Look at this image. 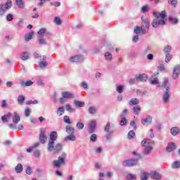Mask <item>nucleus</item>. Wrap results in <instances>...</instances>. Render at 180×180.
<instances>
[{
	"label": "nucleus",
	"instance_id": "4468645a",
	"mask_svg": "<svg viewBox=\"0 0 180 180\" xmlns=\"http://www.w3.org/2000/svg\"><path fill=\"white\" fill-rule=\"evenodd\" d=\"M58 137V134H57V131H52L49 135V142H56V140H57Z\"/></svg>",
	"mask_w": 180,
	"mask_h": 180
},
{
	"label": "nucleus",
	"instance_id": "603ef678",
	"mask_svg": "<svg viewBox=\"0 0 180 180\" xmlns=\"http://www.w3.org/2000/svg\"><path fill=\"white\" fill-rule=\"evenodd\" d=\"M25 103L26 105H37V103H39V101L37 100L27 101Z\"/></svg>",
	"mask_w": 180,
	"mask_h": 180
},
{
	"label": "nucleus",
	"instance_id": "cd10ccee",
	"mask_svg": "<svg viewBox=\"0 0 180 180\" xmlns=\"http://www.w3.org/2000/svg\"><path fill=\"white\" fill-rule=\"evenodd\" d=\"M15 4L20 9H23L25 8V2H23V0H15Z\"/></svg>",
	"mask_w": 180,
	"mask_h": 180
},
{
	"label": "nucleus",
	"instance_id": "20e7f679",
	"mask_svg": "<svg viewBox=\"0 0 180 180\" xmlns=\"http://www.w3.org/2000/svg\"><path fill=\"white\" fill-rule=\"evenodd\" d=\"M67 158V153H62L57 160L53 161L52 164L56 168H61L63 165H65V160Z\"/></svg>",
	"mask_w": 180,
	"mask_h": 180
},
{
	"label": "nucleus",
	"instance_id": "052dcab7",
	"mask_svg": "<svg viewBox=\"0 0 180 180\" xmlns=\"http://www.w3.org/2000/svg\"><path fill=\"white\" fill-rule=\"evenodd\" d=\"M123 89H124L123 86H117V92H118V94H123Z\"/></svg>",
	"mask_w": 180,
	"mask_h": 180
},
{
	"label": "nucleus",
	"instance_id": "864d4df0",
	"mask_svg": "<svg viewBox=\"0 0 180 180\" xmlns=\"http://www.w3.org/2000/svg\"><path fill=\"white\" fill-rule=\"evenodd\" d=\"M134 32L136 34H141V27H134Z\"/></svg>",
	"mask_w": 180,
	"mask_h": 180
},
{
	"label": "nucleus",
	"instance_id": "4c0bfd02",
	"mask_svg": "<svg viewBox=\"0 0 180 180\" xmlns=\"http://www.w3.org/2000/svg\"><path fill=\"white\" fill-rule=\"evenodd\" d=\"M5 6L4 4H0V16H4L5 15Z\"/></svg>",
	"mask_w": 180,
	"mask_h": 180
},
{
	"label": "nucleus",
	"instance_id": "f03ea898",
	"mask_svg": "<svg viewBox=\"0 0 180 180\" xmlns=\"http://www.w3.org/2000/svg\"><path fill=\"white\" fill-rule=\"evenodd\" d=\"M141 146L144 148L143 155H150L153 149V146H154V141L145 139L141 141Z\"/></svg>",
	"mask_w": 180,
	"mask_h": 180
},
{
	"label": "nucleus",
	"instance_id": "13d9d810",
	"mask_svg": "<svg viewBox=\"0 0 180 180\" xmlns=\"http://www.w3.org/2000/svg\"><path fill=\"white\" fill-rule=\"evenodd\" d=\"M25 172L26 174H27V175H32V174H33V169H32V167H27Z\"/></svg>",
	"mask_w": 180,
	"mask_h": 180
},
{
	"label": "nucleus",
	"instance_id": "f257e3e1",
	"mask_svg": "<svg viewBox=\"0 0 180 180\" xmlns=\"http://www.w3.org/2000/svg\"><path fill=\"white\" fill-rule=\"evenodd\" d=\"M153 15L156 18L152 21L153 27L157 28L167 25V12L165 11L158 13V11L154 10Z\"/></svg>",
	"mask_w": 180,
	"mask_h": 180
},
{
	"label": "nucleus",
	"instance_id": "72a5a7b5",
	"mask_svg": "<svg viewBox=\"0 0 180 180\" xmlns=\"http://www.w3.org/2000/svg\"><path fill=\"white\" fill-rule=\"evenodd\" d=\"M21 85L22 86H32V85H33V82L29 80L27 82L22 81L21 82Z\"/></svg>",
	"mask_w": 180,
	"mask_h": 180
},
{
	"label": "nucleus",
	"instance_id": "0eeeda50",
	"mask_svg": "<svg viewBox=\"0 0 180 180\" xmlns=\"http://www.w3.org/2000/svg\"><path fill=\"white\" fill-rule=\"evenodd\" d=\"M138 160L136 159H129L123 161L122 165L123 167H134L137 165Z\"/></svg>",
	"mask_w": 180,
	"mask_h": 180
},
{
	"label": "nucleus",
	"instance_id": "ddd939ff",
	"mask_svg": "<svg viewBox=\"0 0 180 180\" xmlns=\"http://www.w3.org/2000/svg\"><path fill=\"white\" fill-rule=\"evenodd\" d=\"M141 123L144 126H150V124H151V123H153V117L148 115L145 119H143L141 120Z\"/></svg>",
	"mask_w": 180,
	"mask_h": 180
},
{
	"label": "nucleus",
	"instance_id": "37998d69",
	"mask_svg": "<svg viewBox=\"0 0 180 180\" xmlns=\"http://www.w3.org/2000/svg\"><path fill=\"white\" fill-rule=\"evenodd\" d=\"M136 136V132H134L133 130L130 131L128 133V139L129 140H131V139H134V137H135Z\"/></svg>",
	"mask_w": 180,
	"mask_h": 180
},
{
	"label": "nucleus",
	"instance_id": "09e8293b",
	"mask_svg": "<svg viewBox=\"0 0 180 180\" xmlns=\"http://www.w3.org/2000/svg\"><path fill=\"white\" fill-rule=\"evenodd\" d=\"M6 20L8 22H12L13 20V14L12 13H8L6 15Z\"/></svg>",
	"mask_w": 180,
	"mask_h": 180
},
{
	"label": "nucleus",
	"instance_id": "c9c22d12",
	"mask_svg": "<svg viewBox=\"0 0 180 180\" xmlns=\"http://www.w3.org/2000/svg\"><path fill=\"white\" fill-rule=\"evenodd\" d=\"M25 99H26L25 96H23V95L19 96L18 98V102L19 105H23V102H25Z\"/></svg>",
	"mask_w": 180,
	"mask_h": 180
},
{
	"label": "nucleus",
	"instance_id": "338daca9",
	"mask_svg": "<svg viewBox=\"0 0 180 180\" xmlns=\"http://www.w3.org/2000/svg\"><path fill=\"white\" fill-rule=\"evenodd\" d=\"M168 82H169L168 77H165L164 78V88H167Z\"/></svg>",
	"mask_w": 180,
	"mask_h": 180
},
{
	"label": "nucleus",
	"instance_id": "bb28decb",
	"mask_svg": "<svg viewBox=\"0 0 180 180\" xmlns=\"http://www.w3.org/2000/svg\"><path fill=\"white\" fill-rule=\"evenodd\" d=\"M74 105L75 106H76V108H84V106L85 105V103L78 100H75L74 101Z\"/></svg>",
	"mask_w": 180,
	"mask_h": 180
},
{
	"label": "nucleus",
	"instance_id": "e433bc0d",
	"mask_svg": "<svg viewBox=\"0 0 180 180\" xmlns=\"http://www.w3.org/2000/svg\"><path fill=\"white\" fill-rule=\"evenodd\" d=\"M150 174L147 172H142L141 175V180H148Z\"/></svg>",
	"mask_w": 180,
	"mask_h": 180
},
{
	"label": "nucleus",
	"instance_id": "2eb2a0df",
	"mask_svg": "<svg viewBox=\"0 0 180 180\" xmlns=\"http://www.w3.org/2000/svg\"><path fill=\"white\" fill-rule=\"evenodd\" d=\"M62 96H63V98H65L66 99H74L75 98L74 94L69 91L62 92Z\"/></svg>",
	"mask_w": 180,
	"mask_h": 180
},
{
	"label": "nucleus",
	"instance_id": "aec40b11",
	"mask_svg": "<svg viewBox=\"0 0 180 180\" xmlns=\"http://www.w3.org/2000/svg\"><path fill=\"white\" fill-rule=\"evenodd\" d=\"M15 171L16 174H22L23 172V165L22 164L18 163L15 167Z\"/></svg>",
	"mask_w": 180,
	"mask_h": 180
},
{
	"label": "nucleus",
	"instance_id": "c03bdc74",
	"mask_svg": "<svg viewBox=\"0 0 180 180\" xmlns=\"http://www.w3.org/2000/svg\"><path fill=\"white\" fill-rule=\"evenodd\" d=\"M150 10V6H143L141 9V12L142 13H146V12H148V11Z\"/></svg>",
	"mask_w": 180,
	"mask_h": 180
},
{
	"label": "nucleus",
	"instance_id": "7c9ffc66",
	"mask_svg": "<svg viewBox=\"0 0 180 180\" xmlns=\"http://www.w3.org/2000/svg\"><path fill=\"white\" fill-rule=\"evenodd\" d=\"M46 28H41V29L38 31L39 37V38H42L43 37L46 36Z\"/></svg>",
	"mask_w": 180,
	"mask_h": 180
},
{
	"label": "nucleus",
	"instance_id": "dca6fc26",
	"mask_svg": "<svg viewBox=\"0 0 180 180\" xmlns=\"http://www.w3.org/2000/svg\"><path fill=\"white\" fill-rule=\"evenodd\" d=\"M12 121L13 123H15V124H18L19 122H20V116L18 112H14L13 115L12 116Z\"/></svg>",
	"mask_w": 180,
	"mask_h": 180
},
{
	"label": "nucleus",
	"instance_id": "a18cd8bd",
	"mask_svg": "<svg viewBox=\"0 0 180 180\" xmlns=\"http://www.w3.org/2000/svg\"><path fill=\"white\" fill-rule=\"evenodd\" d=\"M137 178L136 175L129 174L127 176V180H136Z\"/></svg>",
	"mask_w": 180,
	"mask_h": 180
},
{
	"label": "nucleus",
	"instance_id": "5701e85b",
	"mask_svg": "<svg viewBox=\"0 0 180 180\" xmlns=\"http://www.w3.org/2000/svg\"><path fill=\"white\" fill-rule=\"evenodd\" d=\"M65 131L68 134H75V129L71 126H67L65 128Z\"/></svg>",
	"mask_w": 180,
	"mask_h": 180
},
{
	"label": "nucleus",
	"instance_id": "9b49d317",
	"mask_svg": "<svg viewBox=\"0 0 180 180\" xmlns=\"http://www.w3.org/2000/svg\"><path fill=\"white\" fill-rule=\"evenodd\" d=\"M97 122L96 120L90 121L89 123V133L92 134L95 132V129H96Z\"/></svg>",
	"mask_w": 180,
	"mask_h": 180
},
{
	"label": "nucleus",
	"instance_id": "473e14b6",
	"mask_svg": "<svg viewBox=\"0 0 180 180\" xmlns=\"http://www.w3.org/2000/svg\"><path fill=\"white\" fill-rule=\"evenodd\" d=\"M172 50V47L169 45L165 46L163 51L165 54H169V52Z\"/></svg>",
	"mask_w": 180,
	"mask_h": 180
},
{
	"label": "nucleus",
	"instance_id": "a19ab883",
	"mask_svg": "<svg viewBox=\"0 0 180 180\" xmlns=\"http://www.w3.org/2000/svg\"><path fill=\"white\" fill-rule=\"evenodd\" d=\"M171 60H172V55L169 53H165V63H169Z\"/></svg>",
	"mask_w": 180,
	"mask_h": 180
},
{
	"label": "nucleus",
	"instance_id": "5fc2aeb1",
	"mask_svg": "<svg viewBox=\"0 0 180 180\" xmlns=\"http://www.w3.org/2000/svg\"><path fill=\"white\" fill-rule=\"evenodd\" d=\"M30 113H32V110H30V108H25V115L26 117H29V116H30Z\"/></svg>",
	"mask_w": 180,
	"mask_h": 180
},
{
	"label": "nucleus",
	"instance_id": "69168bd1",
	"mask_svg": "<svg viewBox=\"0 0 180 180\" xmlns=\"http://www.w3.org/2000/svg\"><path fill=\"white\" fill-rule=\"evenodd\" d=\"M158 70H159V71H165V66L164 65V64H160L158 65Z\"/></svg>",
	"mask_w": 180,
	"mask_h": 180
},
{
	"label": "nucleus",
	"instance_id": "0e129e2a",
	"mask_svg": "<svg viewBox=\"0 0 180 180\" xmlns=\"http://www.w3.org/2000/svg\"><path fill=\"white\" fill-rule=\"evenodd\" d=\"M54 22L58 25H61V19L60 18V17H55Z\"/></svg>",
	"mask_w": 180,
	"mask_h": 180
},
{
	"label": "nucleus",
	"instance_id": "bf43d9fd",
	"mask_svg": "<svg viewBox=\"0 0 180 180\" xmlns=\"http://www.w3.org/2000/svg\"><path fill=\"white\" fill-rule=\"evenodd\" d=\"M168 4L172 6H175L178 4V0H169Z\"/></svg>",
	"mask_w": 180,
	"mask_h": 180
},
{
	"label": "nucleus",
	"instance_id": "e2e57ef3",
	"mask_svg": "<svg viewBox=\"0 0 180 180\" xmlns=\"http://www.w3.org/2000/svg\"><path fill=\"white\" fill-rule=\"evenodd\" d=\"M127 124V120L126 118H122L120 122V126H126Z\"/></svg>",
	"mask_w": 180,
	"mask_h": 180
},
{
	"label": "nucleus",
	"instance_id": "6e6d98bb",
	"mask_svg": "<svg viewBox=\"0 0 180 180\" xmlns=\"http://www.w3.org/2000/svg\"><path fill=\"white\" fill-rule=\"evenodd\" d=\"M65 108L68 112H74V108L68 103L65 105Z\"/></svg>",
	"mask_w": 180,
	"mask_h": 180
},
{
	"label": "nucleus",
	"instance_id": "a211bd4d",
	"mask_svg": "<svg viewBox=\"0 0 180 180\" xmlns=\"http://www.w3.org/2000/svg\"><path fill=\"white\" fill-rule=\"evenodd\" d=\"M150 176L153 179H157V180L161 179V174H160V173L157 172H150Z\"/></svg>",
	"mask_w": 180,
	"mask_h": 180
},
{
	"label": "nucleus",
	"instance_id": "c756f323",
	"mask_svg": "<svg viewBox=\"0 0 180 180\" xmlns=\"http://www.w3.org/2000/svg\"><path fill=\"white\" fill-rule=\"evenodd\" d=\"M13 6V4L12 3V0H7L5 5L4 8L5 9L9 10L12 6Z\"/></svg>",
	"mask_w": 180,
	"mask_h": 180
},
{
	"label": "nucleus",
	"instance_id": "2f4dec72",
	"mask_svg": "<svg viewBox=\"0 0 180 180\" xmlns=\"http://www.w3.org/2000/svg\"><path fill=\"white\" fill-rule=\"evenodd\" d=\"M132 109L135 115H140V112H141V108H140V106L139 105L134 106Z\"/></svg>",
	"mask_w": 180,
	"mask_h": 180
},
{
	"label": "nucleus",
	"instance_id": "4d7b16f0",
	"mask_svg": "<svg viewBox=\"0 0 180 180\" xmlns=\"http://www.w3.org/2000/svg\"><path fill=\"white\" fill-rule=\"evenodd\" d=\"M104 130L106 133H109V131H110V122H107Z\"/></svg>",
	"mask_w": 180,
	"mask_h": 180
},
{
	"label": "nucleus",
	"instance_id": "6e6552de",
	"mask_svg": "<svg viewBox=\"0 0 180 180\" xmlns=\"http://www.w3.org/2000/svg\"><path fill=\"white\" fill-rule=\"evenodd\" d=\"M169 98H171V91L169 89H166L165 92L162 95V102L164 105H167L169 102Z\"/></svg>",
	"mask_w": 180,
	"mask_h": 180
},
{
	"label": "nucleus",
	"instance_id": "680f3d73",
	"mask_svg": "<svg viewBox=\"0 0 180 180\" xmlns=\"http://www.w3.org/2000/svg\"><path fill=\"white\" fill-rule=\"evenodd\" d=\"M81 86L83 89H89L88 83H86V82H82Z\"/></svg>",
	"mask_w": 180,
	"mask_h": 180
},
{
	"label": "nucleus",
	"instance_id": "1a4fd4ad",
	"mask_svg": "<svg viewBox=\"0 0 180 180\" xmlns=\"http://www.w3.org/2000/svg\"><path fill=\"white\" fill-rule=\"evenodd\" d=\"M180 74V65H176L173 68L172 78L173 79H178Z\"/></svg>",
	"mask_w": 180,
	"mask_h": 180
},
{
	"label": "nucleus",
	"instance_id": "c85d7f7f",
	"mask_svg": "<svg viewBox=\"0 0 180 180\" xmlns=\"http://www.w3.org/2000/svg\"><path fill=\"white\" fill-rule=\"evenodd\" d=\"M77 137L75 134L69 135L65 138V141H75Z\"/></svg>",
	"mask_w": 180,
	"mask_h": 180
},
{
	"label": "nucleus",
	"instance_id": "79ce46f5",
	"mask_svg": "<svg viewBox=\"0 0 180 180\" xmlns=\"http://www.w3.org/2000/svg\"><path fill=\"white\" fill-rule=\"evenodd\" d=\"M47 65H49V64L46 61H41L39 63V68H46V67H47Z\"/></svg>",
	"mask_w": 180,
	"mask_h": 180
},
{
	"label": "nucleus",
	"instance_id": "39448f33",
	"mask_svg": "<svg viewBox=\"0 0 180 180\" xmlns=\"http://www.w3.org/2000/svg\"><path fill=\"white\" fill-rule=\"evenodd\" d=\"M141 26L140 27L141 30V34H146L148 32V30H150V21L144 16L141 17Z\"/></svg>",
	"mask_w": 180,
	"mask_h": 180
},
{
	"label": "nucleus",
	"instance_id": "9d476101",
	"mask_svg": "<svg viewBox=\"0 0 180 180\" xmlns=\"http://www.w3.org/2000/svg\"><path fill=\"white\" fill-rule=\"evenodd\" d=\"M160 73L158 72H155L154 75H153L150 77V84L152 85H157L158 86H160V82H158V78L157 77V75H158Z\"/></svg>",
	"mask_w": 180,
	"mask_h": 180
},
{
	"label": "nucleus",
	"instance_id": "f3484780",
	"mask_svg": "<svg viewBox=\"0 0 180 180\" xmlns=\"http://www.w3.org/2000/svg\"><path fill=\"white\" fill-rule=\"evenodd\" d=\"M176 148V146H175V143H170L167 145L166 148V151H167V153H171L174 151V150H175Z\"/></svg>",
	"mask_w": 180,
	"mask_h": 180
},
{
	"label": "nucleus",
	"instance_id": "4be33fe9",
	"mask_svg": "<svg viewBox=\"0 0 180 180\" xmlns=\"http://www.w3.org/2000/svg\"><path fill=\"white\" fill-rule=\"evenodd\" d=\"M136 81H141V82H144L147 81V75L146 74L139 75L138 77H136Z\"/></svg>",
	"mask_w": 180,
	"mask_h": 180
},
{
	"label": "nucleus",
	"instance_id": "49530a36",
	"mask_svg": "<svg viewBox=\"0 0 180 180\" xmlns=\"http://www.w3.org/2000/svg\"><path fill=\"white\" fill-rule=\"evenodd\" d=\"M63 121L65 123H67V124H71V120H70V117L68 115H65L63 117Z\"/></svg>",
	"mask_w": 180,
	"mask_h": 180
},
{
	"label": "nucleus",
	"instance_id": "b1692460",
	"mask_svg": "<svg viewBox=\"0 0 180 180\" xmlns=\"http://www.w3.org/2000/svg\"><path fill=\"white\" fill-rule=\"evenodd\" d=\"M104 58L105 61H112L113 56L110 52H105L104 53Z\"/></svg>",
	"mask_w": 180,
	"mask_h": 180
},
{
	"label": "nucleus",
	"instance_id": "774afa93",
	"mask_svg": "<svg viewBox=\"0 0 180 180\" xmlns=\"http://www.w3.org/2000/svg\"><path fill=\"white\" fill-rule=\"evenodd\" d=\"M95 112H96V109L95 108L90 107L89 108V113L94 114V113H95Z\"/></svg>",
	"mask_w": 180,
	"mask_h": 180
},
{
	"label": "nucleus",
	"instance_id": "393cba45",
	"mask_svg": "<svg viewBox=\"0 0 180 180\" xmlns=\"http://www.w3.org/2000/svg\"><path fill=\"white\" fill-rule=\"evenodd\" d=\"M65 112V110L64 109V107L60 106L58 108L57 111H56V115L57 116L60 117V116H63V115H64V112Z\"/></svg>",
	"mask_w": 180,
	"mask_h": 180
},
{
	"label": "nucleus",
	"instance_id": "58836bf2",
	"mask_svg": "<svg viewBox=\"0 0 180 180\" xmlns=\"http://www.w3.org/2000/svg\"><path fill=\"white\" fill-rule=\"evenodd\" d=\"M34 33L33 32H31L30 34H27L25 37V41H30L32 40V37H33V35Z\"/></svg>",
	"mask_w": 180,
	"mask_h": 180
},
{
	"label": "nucleus",
	"instance_id": "8fccbe9b",
	"mask_svg": "<svg viewBox=\"0 0 180 180\" xmlns=\"http://www.w3.org/2000/svg\"><path fill=\"white\" fill-rule=\"evenodd\" d=\"M38 43L39 44L46 46V44H47V41L43 38H40L38 39Z\"/></svg>",
	"mask_w": 180,
	"mask_h": 180
},
{
	"label": "nucleus",
	"instance_id": "3c124183",
	"mask_svg": "<svg viewBox=\"0 0 180 180\" xmlns=\"http://www.w3.org/2000/svg\"><path fill=\"white\" fill-rule=\"evenodd\" d=\"M97 139H98V136L96 135V134H93L90 136V141H92L93 143H95Z\"/></svg>",
	"mask_w": 180,
	"mask_h": 180
},
{
	"label": "nucleus",
	"instance_id": "ea45409f",
	"mask_svg": "<svg viewBox=\"0 0 180 180\" xmlns=\"http://www.w3.org/2000/svg\"><path fill=\"white\" fill-rule=\"evenodd\" d=\"M172 168L174 169H176L177 168H180V162L179 161H175L172 165Z\"/></svg>",
	"mask_w": 180,
	"mask_h": 180
},
{
	"label": "nucleus",
	"instance_id": "423d86ee",
	"mask_svg": "<svg viewBox=\"0 0 180 180\" xmlns=\"http://www.w3.org/2000/svg\"><path fill=\"white\" fill-rule=\"evenodd\" d=\"M84 60L85 59L82 55H72L68 58V61L72 64H81L84 63Z\"/></svg>",
	"mask_w": 180,
	"mask_h": 180
},
{
	"label": "nucleus",
	"instance_id": "de8ad7c7",
	"mask_svg": "<svg viewBox=\"0 0 180 180\" xmlns=\"http://www.w3.org/2000/svg\"><path fill=\"white\" fill-rule=\"evenodd\" d=\"M84 123H82L80 122H77L76 127L78 129V130H82L84 129Z\"/></svg>",
	"mask_w": 180,
	"mask_h": 180
},
{
	"label": "nucleus",
	"instance_id": "412c9836",
	"mask_svg": "<svg viewBox=\"0 0 180 180\" xmlns=\"http://www.w3.org/2000/svg\"><path fill=\"white\" fill-rule=\"evenodd\" d=\"M168 20H169V22L172 23V25H178L179 22V20L178 19V18L174 17V16H169Z\"/></svg>",
	"mask_w": 180,
	"mask_h": 180
},
{
	"label": "nucleus",
	"instance_id": "f704fd0d",
	"mask_svg": "<svg viewBox=\"0 0 180 180\" xmlns=\"http://www.w3.org/2000/svg\"><path fill=\"white\" fill-rule=\"evenodd\" d=\"M171 133L172 136H176L178 133H179V127H173L171 129Z\"/></svg>",
	"mask_w": 180,
	"mask_h": 180
},
{
	"label": "nucleus",
	"instance_id": "f8f14e48",
	"mask_svg": "<svg viewBox=\"0 0 180 180\" xmlns=\"http://www.w3.org/2000/svg\"><path fill=\"white\" fill-rule=\"evenodd\" d=\"M39 141H41V144H45L47 141V136H46V130L41 129V132L39 134Z\"/></svg>",
	"mask_w": 180,
	"mask_h": 180
},
{
	"label": "nucleus",
	"instance_id": "a878e982",
	"mask_svg": "<svg viewBox=\"0 0 180 180\" xmlns=\"http://www.w3.org/2000/svg\"><path fill=\"white\" fill-rule=\"evenodd\" d=\"M29 58H30V54L29 52H23L22 53L21 60H22V61H26L29 60Z\"/></svg>",
	"mask_w": 180,
	"mask_h": 180
},
{
	"label": "nucleus",
	"instance_id": "7ed1b4c3",
	"mask_svg": "<svg viewBox=\"0 0 180 180\" xmlns=\"http://www.w3.org/2000/svg\"><path fill=\"white\" fill-rule=\"evenodd\" d=\"M47 150L49 153H52V154H58L60 151L63 150V144L56 142H49L47 146Z\"/></svg>",
	"mask_w": 180,
	"mask_h": 180
},
{
	"label": "nucleus",
	"instance_id": "6ab92c4d",
	"mask_svg": "<svg viewBox=\"0 0 180 180\" xmlns=\"http://www.w3.org/2000/svg\"><path fill=\"white\" fill-rule=\"evenodd\" d=\"M139 103H140V100L139 98H133L129 101L128 105H129V106H134L139 105Z\"/></svg>",
	"mask_w": 180,
	"mask_h": 180
}]
</instances>
